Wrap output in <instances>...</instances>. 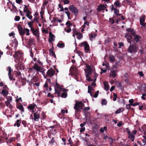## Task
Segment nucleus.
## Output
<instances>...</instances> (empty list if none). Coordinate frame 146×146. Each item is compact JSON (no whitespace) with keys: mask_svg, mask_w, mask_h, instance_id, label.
Listing matches in <instances>:
<instances>
[{"mask_svg":"<svg viewBox=\"0 0 146 146\" xmlns=\"http://www.w3.org/2000/svg\"><path fill=\"white\" fill-rule=\"evenodd\" d=\"M84 104L81 102L78 101L76 102L74 107V108L75 110V114H78L80 113L81 111V110L85 111H88L90 110L89 107H85Z\"/></svg>","mask_w":146,"mask_h":146,"instance_id":"1","label":"nucleus"},{"mask_svg":"<svg viewBox=\"0 0 146 146\" xmlns=\"http://www.w3.org/2000/svg\"><path fill=\"white\" fill-rule=\"evenodd\" d=\"M138 50L137 46L135 44H131L128 47L127 51L131 54H134L136 53Z\"/></svg>","mask_w":146,"mask_h":146,"instance_id":"2","label":"nucleus"},{"mask_svg":"<svg viewBox=\"0 0 146 146\" xmlns=\"http://www.w3.org/2000/svg\"><path fill=\"white\" fill-rule=\"evenodd\" d=\"M69 10L71 11L74 15L76 16L78 14V10L77 8L73 4L70 5L68 7Z\"/></svg>","mask_w":146,"mask_h":146,"instance_id":"3","label":"nucleus"},{"mask_svg":"<svg viewBox=\"0 0 146 146\" xmlns=\"http://www.w3.org/2000/svg\"><path fill=\"white\" fill-rule=\"evenodd\" d=\"M13 56L14 58H16L17 60H19L22 59L23 56V53L21 51H18L15 52V54H13Z\"/></svg>","mask_w":146,"mask_h":146,"instance_id":"4","label":"nucleus"},{"mask_svg":"<svg viewBox=\"0 0 146 146\" xmlns=\"http://www.w3.org/2000/svg\"><path fill=\"white\" fill-rule=\"evenodd\" d=\"M79 45L80 47L84 46V50L86 53H88L89 51H90L89 46L86 41L82 43Z\"/></svg>","mask_w":146,"mask_h":146,"instance_id":"5","label":"nucleus"},{"mask_svg":"<svg viewBox=\"0 0 146 146\" xmlns=\"http://www.w3.org/2000/svg\"><path fill=\"white\" fill-rule=\"evenodd\" d=\"M17 28L19 31L20 35L21 36V38L23 39V37L22 36L24 35L25 34V29L24 30L22 28L21 25H19L17 27Z\"/></svg>","mask_w":146,"mask_h":146,"instance_id":"6","label":"nucleus"},{"mask_svg":"<svg viewBox=\"0 0 146 146\" xmlns=\"http://www.w3.org/2000/svg\"><path fill=\"white\" fill-rule=\"evenodd\" d=\"M55 72V71L51 68L48 70L47 72V74L50 78L54 75Z\"/></svg>","mask_w":146,"mask_h":146,"instance_id":"7","label":"nucleus"},{"mask_svg":"<svg viewBox=\"0 0 146 146\" xmlns=\"http://www.w3.org/2000/svg\"><path fill=\"white\" fill-rule=\"evenodd\" d=\"M7 70L9 71L8 74L9 79L12 81H15V78H13V76H11V72L12 70L11 67L10 66H8L7 68Z\"/></svg>","mask_w":146,"mask_h":146,"instance_id":"8","label":"nucleus"},{"mask_svg":"<svg viewBox=\"0 0 146 146\" xmlns=\"http://www.w3.org/2000/svg\"><path fill=\"white\" fill-rule=\"evenodd\" d=\"M126 31L128 32H130L133 36L136 35L135 31H134L133 28H127L126 29Z\"/></svg>","mask_w":146,"mask_h":146,"instance_id":"9","label":"nucleus"},{"mask_svg":"<svg viewBox=\"0 0 146 146\" xmlns=\"http://www.w3.org/2000/svg\"><path fill=\"white\" fill-rule=\"evenodd\" d=\"M126 31L128 32H130L133 36L136 35L135 31H134L133 28H127L126 29Z\"/></svg>","mask_w":146,"mask_h":146,"instance_id":"10","label":"nucleus"},{"mask_svg":"<svg viewBox=\"0 0 146 146\" xmlns=\"http://www.w3.org/2000/svg\"><path fill=\"white\" fill-rule=\"evenodd\" d=\"M86 65L87 69H85L84 70L85 73H92V69L91 66L87 64H86Z\"/></svg>","mask_w":146,"mask_h":146,"instance_id":"11","label":"nucleus"},{"mask_svg":"<svg viewBox=\"0 0 146 146\" xmlns=\"http://www.w3.org/2000/svg\"><path fill=\"white\" fill-rule=\"evenodd\" d=\"M134 37V40L136 43H138L139 42L141 41V36L138 35H135L133 36Z\"/></svg>","mask_w":146,"mask_h":146,"instance_id":"12","label":"nucleus"},{"mask_svg":"<svg viewBox=\"0 0 146 146\" xmlns=\"http://www.w3.org/2000/svg\"><path fill=\"white\" fill-rule=\"evenodd\" d=\"M33 68L34 70H35L37 72H40V70L41 69V67L38 66V64L35 63L34 64V66H33Z\"/></svg>","mask_w":146,"mask_h":146,"instance_id":"13","label":"nucleus"},{"mask_svg":"<svg viewBox=\"0 0 146 146\" xmlns=\"http://www.w3.org/2000/svg\"><path fill=\"white\" fill-rule=\"evenodd\" d=\"M34 117V120L35 121H38L40 118V115L38 112L35 113L33 114Z\"/></svg>","mask_w":146,"mask_h":146,"instance_id":"14","label":"nucleus"},{"mask_svg":"<svg viewBox=\"0 0 146 146\" xmlns=\"http://www.w3.org/2000/svg\"><path fill=\"white\" fill-rule=\"evenodd\" d=\"M56 144V142L53 137H52L50 140L48 142L49 145L52 146Z\"/></svg>","mask_w":146,"mask_h":146,"instance_id":"15","label":"nucleus"},{"mask_svg":"<svg viewBox=\"0 0 146 146\" xmlns=\"http://www.w3.org/2000/svg\"><path fill=\"white\" fill-rule=\"evenodd\" d=\"M102 4L99 5L97 8V11L98 12H99L102 10H104L105 9L103 7Z\"/></svg>","mask_w":146,"mask_h":146,"instance_id":"16","label":"nucleus"},{"mask_svg":"<svg viewBox=\"0 0 146 146\" xmlns=\"http://www.w3.org/2000/svg\"><path fill=\"white\" fill-rule=\"evenodd\" d=\"M16 107L17 109H19L21 111H24V108L23 107V106L22 105V104L21 103H19V104H18L17 105Z\"/></svg>","mask_w":146,"mask_h":146,"instance_id":"17","label":"nucleus"},{"mask_svg":"<svg viewBox=\"0 0 146 146\" xmlns=\"http://www.w3.org/2000/svg\"><path fill=\"white\" fill-rule=\"evenodd\" d=\"M110 71V76L113 77H115L117 75V70H111Z\"/></svg>","mask_w":146,"mask_h":146,"instance_id":"18","label":"nucleus"},{"mask_svg":"<svg viewBox=\"0 0 146 146\" xmlns=\"http://www.w3.org/2000/svg\"><path fill=\"white\" fill-rule=\"evenodd\" d=\"M6 134L5 133H3V134L0 136V142H3L5 141V137L6 136Z\"/></svg>","mask_w":146,"mask_h":146,"instance_id":"19","label":"nucleus"},{"mask_svg":"<svg viewBox=\"0 0 146 146\" xmlns=\"http://www.w3.org/2000/svg\"><path fill=\"white\" fill-rule=\"evenodd\" d=\"M104 89L106 91L108 90L110 88L108 83L106 81L104 83Z\"/></svg>","mask_w":146,"mask_h":146,"instance_id":"20","label":"nucleus"},{"mask_svg":"<svg viewBox=\"0 0 146 146\" xmlns=\"http://www.w3.org/2000/svg\"><path fill=\"white\" fill-rule=\"evenodd\" d=\"M31 31L32 32L33 35H35L38 33H39V31L38 29L35 30L34 28H31Z\"/></svg>","mask_w":146,"mask_h":146,"instance_id":"21","label":"nucleus"},{"mask_svg":"<svg viewBox=\"0 0 146 146\" xmlns=\"http://www.w3.org/2000/svg\"><path fill=\"white\" fill-rule=\"evenodd\" d=\"M54 47L53 46H52L51 48L49 50V51L50 54H52V56H54L55 58H56V56L55 53L53 51Z\"/></svg>","mask_w":146,"mask_h":146,"instance_id":"22","label":"nucleus"},{"mask_svg":"<svg viewBox=\"0 0 146 146\" xmlns=\"http://www.w3.org/2000/svg\"><path fill=\"white\" fill-rule=\"evenodd\" d=\"M1 93L3 96H7V95L8 94L9 92L8 90L5 89H3L2 90Z\"/></svg>","mask_w":146,"mask_h":146,"instance_id":"23","label":"nucleus"},{"mask_svg":"<svg viewBox=\"0 0 146 146\" xmlns=\"http://www.w3.org/2000/svg\"><path fill=\"white\" fill-rule=\"evenodd\" d=\"M36 104H30L27 108L29 110H33Z\"/></svg>","mask_w":146,"mask_h":146,"instance_id":"24","label":"nucleus"},{"mask_svg":"<svg viewBox=\"0 0 146 146\" xmlns=\"http://www.w3.org/2000/svg\"><path fill=\"white\" fill-rule=\"evenodd\" d=\"M114 6L117 7H120L121 6V3L118 1H116L114 3Z\"/></svg>","mask_w":146,"mask_h":146,"instance_id":"25","label":"nucleus"},{"mask_svg":"<svg viewBox=\"0 0 146 146\" xmlns=\"http://www.w3.org/2000/svg\"><path fill=\"white\" fill-rule=\"evenodd\" d=\"M15 76L17 77H18L19 79H20L21 78V73L20 71H15Z\"/></svg>","mask_w":146,"mask_h":146,"instance_id":"26","label":"nucleus"},{"mask_svg":"<svg viewBox=\"0 0 146 146\" xmlns=\"http://www.w3.org/2000/svg\"><path fill=\"white\" fill-rule=\"evenodd\" d=\"M21 119H18L16 121V122L14 124V126H15L16 125L18 127H19L20 125V123H21Z\"/></svg>","mask_w":146,"mask_h":146,"instance_id":"27","label":"nucleus"},{"mask_svg":"<svg viewBox=\"0 0 146 146\" xmlns=\"http://www.w3.org/2000/svg\"><path fill=\"white\" fill-rule=\"evenodd\" d=\"M109 59L111 62H114L115 60L114 56L112 55H110Z\"/></svg>","mask_w":146,"mask_h":146,"instance_id":"28","label":"nucleus"},{"mask_svg":"<svg viewBox=\"0 0 146 146\" xmlns=\"http://www.w3.org/2000/svg\"><path fill=\"white\" fill-rule=\"evenodd\" d=\"M114 13L116 15H119V16L121 15V14H119V10L118 9H117V8H115L114 10Z\"/></svg>","mask_w":146,"mask_h":146,"instance_id":"29","label":"nucleus"},{"mask_svg":"<svg viewBox=\"0 0 146 146\" xmlns=\"http://www.w3.org/2000/svg\"><path fill=\"white\" fill-rule=\"evenodd\" d=\"M96 36L97 34H96L91 33L90 34V38L91 40L93 39V38L94 39Z\"/></svg>","mask_w":146,"mask_h":146,"instance_id":"30","label":"nucleus"},{"mask_svg":"<svg viewBox=\"0 0 146 146\" xmlns=\"http://www.w3.org/2000/svg\"><path fill=\"white\" fill-rule=\"evenodd\" d=\"M145 21V15L142 16L140 18V23L144 22Z\"/></svg>","mask_w":146,"mask_h":146,"instance_id":"31","label":"nucleus"},{"mask_svg":"<svg viewBox=\"0 0 146 146\" xmlns=\"http://www.w3.org/2000/svg\"><path fill=\"white\" fill-rule=\"evenodd\" d=\"M55 93L57 94L58 95L60 94V91L65 92L66 90V89H64L63 90H57L55 88Z\"/></svg>","mask_w":146,"mask_h":146,"instance_id":"32","label":"nucleus"},{"mask_svg":"<svg viewBox=\"0 0 146 146\" xmlns=\"http://www.w3.org/2000/svg\"><path fill=\"white\" fill-rule=\"evenodd\" d=\"M124 110V109L122 108H121L119 109L115 112V114H117L120 113L121 111H123Z\"/></svg>","mask_w":146,"mask_h":146,"instance_id":"33","label":"nucleus"},{"mask_svg":"<svg viewBox=\"0 0 146 146\" xmlns=\"http://www.w3.org/2000/svg\"><path fill=\"white\" fill-rule=\"evenodd\" d=\"M57 46L58 47L62 48L64 47L65 45L63 43H58L57 44Z\"/></svg>","mask_w":146,"mask_h":146,"instance_id":"34","label":"nucleus"},{"mask_svg":"<svg viewBox=\"0 0 146 146\" xmlns=\"http://www.w3.org/2000/svg\"><path fill=\"white\" fill-rule=\"evenodd\" d=\"M33 40L32 38H30L29 39V40L28 41V43L29 45L31 46L33 43Z\"/></svg>","mask_w":146,"mask_h":146,"instance_id":"35","label":"nucleus"},{"mask_svg":"<svg viewBox=\"0 0 146 146\" xmlns=\"http://www.w3.org/2000/svg\"><path fill=\"white\" fill-rule=\"evenodd\" d=\"M55 86L56 88L59 89L60 90H63V89L61 87L60 85L58 83H56Z\"/></svg>","mask_w":146,"mask_h":146,"instance_id":"36","label":"nucleus"},{"mask_svg":"<svg viewBox=\"0 0 146 146\" xmlns=\"http://www.w3.org/2000/svg\"><path fill=\"white\" fill-rule=\"evenodd\" d=\"M128 135V138L129 139H134L135 136L133 134L131 133Z\"/></svg>","mask_w":146,"mask_h":146,"instance_id":"37","label":"nucleus"},{"mask_svg":"<svg viewBox=\"0 0 146 146\" xmlns=\"http://www.w3.org/2000/svg\"><path fill=\"white\" fill-rule=\"evenodd\" d=\"M88 93H90V92H91L92 90L93 91L94 90V89H92V87L91 86H88Z\"/></svg>","mask_w":146,"mask_h":146,"instance_id":"38","label":"nucleus"},{"mask_svg":"<svg viewBox=\"0 0 146 146\" xmlns=\"http://www.w3.org/2000/svg\"><path fill=\"white\" fill-rule=\"evenodd\" d=\"M22 123L25 127H26L27 126V123L26 121L23 120L22 122Z\"/></svg>","mask_w":146,"mask_h":146,"instance_id":"39","label":"nucleus"},{"mask_svg":"<svg viewBox=\"0 0 146 146\" xmlns=\"http://www.w3.org/2000/svg\"><path fill=\"white\" fill-rule=\"evenodd\" d=\"M66 25L68 28L70 27V26H72V24L69 21H68L66 23Z\"/></svg>","mask_w":146,"mask_h":146,"instance_id":"40","label":"nucleus"},{"mask_svg":"<svg viewBox=\"0 0 146 146\" xmlns=\"http://www.w3.org/2000/svg\"><path fill=\"white\" fill-rule=\"evenodd\" d=\"M78 36H77V38L78 39H80L82 38L83 35H82V33L78 32Z\"/></svg>","mask_w":146,"mask_h":146,"instance_id":"41","label":"nucleus"},{"mask_svg":"<svg viewBox=\"0 0 146 146\" xmlns=\"http://www.w3.org/2000/svg\"><path fill=\"white\" fill-rule=\"evenodd\" d=\"M53 19L51 21V22L54 23L56 22L57 21L58 18V17H53Z\"/></svg>","mask_w":146,"mask_h":146,"instance_id":"42","label":"nucleus"},{"mask_svg":"<svg viewBox=\"0 0 146 146\" xmlns=\"http://www.w3.org/2000/svg\"><path fill=\"white\" fill-rule=\"evenodd\" d=\"M52 134H53V133L51 132L50 131H48V134H47V135H48V137L50 139H52V137H51V135Z\"/></svg>","mask_w":146,"mask_h":146,"instance_id":"43","label":"nucleus"},{"mask_svg":"<svg viewBox=\"0 0 146 146\" xmlns=\"http://www.w3.org/2000/svg\"><path fill=\"white\" fill-rule=\"evenodd\" d=\"M107 103V101L106 99H103L101 104L102 105H106Z\"/></svg>","mask_w":146,"mask_h":146,"instance_id":"44","label":"nucleus"},{"mask_svg":"<svg viewBox=\"0 0 146 146\" xmlns=\"http://www.w3.org/2000/svg\"><path fill=\"white\" fill-rule=\"evenodd\" d=\"M15 138L14 137H11L8 140V142L11 143L15 140Z\"/></svg>","mask_w":146,"mask_h":146,"instance_id":"45","label":"nucleus"},{"mask_svg":"<svg viewBox=\"0 0 146 146\" xmlns=\"http://www.w3.org/2000/svg\"><path fill=\"white\" fill-rule=\"evenodd\" d=\"M49 38H53L54 37V35L52 34V33L51 31H50L49 32Z\"/></svg>","mask_w":146,"mask_h":146,"instance_id":"46","label":"nucleus"},{"mask_svg":"<svg viewBox=\"0 0 146 146\" xmlns=\"http://www.w3.org/2000/svg\"><path fill=\"white\" fill-rule=\"evenodd\" d=\"M99 91L97 90V92L95 93L93 95V96L95 98H96L99 94Z\"/></svg>","mask_w":146,"mask_h":146,"instance_id":"47","label":"nucleus"},{"mask_svg":"<svg viewBox=\"0 0 146 146\" xmlns=\"http://www.w3.org/2000/svg\"><path fill=\"white\" fill-rule=\"evenodd\" d=\"M58 7L59 8L61 9H60V11H64V9L63 8V6L61 5L60 4H58Z\"/></svg>","mask_w":146,"mask_h":146,"instance_id":"48","label":"nucleus"},{"mask_svg":"<svg viewBox=\"0 0 146 146\" xmlns=\"http://www.w3.org/2000/svg\"><path fill=\"white\" fill-rule=\"evenodd\" d=\"M67 96V94L65 93H63L61 95V96L62 98H65Z\"/></svg>","mask_w":146,"mask_h":146,"instance_id":"49","label":"nucleus"},{"mask_svg":"<svg viewBox=\"0 0 146 146\" xmlns=\"http://www.w3.org/2000/svg\"><path fill=\"white\" fill-rule=\"evenodd\" d=\"M33 23V21L32 22H30L28 23V25L29 26V27L31 28H31H33L32 26V24Z\"/></svg>","mask_w":146,"mask_h":146,"instance_id":"50","label":"nucleus"},{"mask_svg":"<svg viewBox=\"0 0 146 146\" xmlns=\"http://www.w3.org/2000/svg\"><path fill=\"white\" fill-rule=\"evenodd\" d=\"M73 33H75L76 35H78V32H77L75 28L73 29L72 30Z\"/></svg>","mask_w":146,"mask_h":146,"instance_id":"51","label":"nucleus"},{"mask_svg":"<svg viewBox=\"0 0 146 146\" xmlns=\"http://www.w3.org/2000/svg\"><path fill=\"white\" fill-rule=\"evenodd\" d=\"M129 37H131V34L129 33H127L125 34V37L126 38H128Z\"/></svg>","mask_w":146,"mask_h":146,"instance_id":"52","label":"nucleus"},{"mask_svg":"<svg viewBox=\"0 0 146 146\" xmlns=\"http://www.w3.org/2000/svg\"><path fill=\"white\" fill-rule=\"evenodd\" d=\"M64 4H68L70 3V1L68 0H62Z\"/></svg>","mask_w":146,"mask_h":146,"instance_id":"53","label":"nucleus"},{"mask_svg":"<svg viewBox=\"0 0 146 146\" xmlns=\"http://www.w3.org/2000/svg\"><path fill=\"white\" fill-rule=\"evenodd\" d=\"M6 98L7 100V101L11 102L12 101V98L11 96H8L7 97L6 96Z\"/></svg>","mask_w":146,"mask_h":146,"instance_id":"54","label":"nucleus"},{"mask_svg":"<svg viewBox=\"0 0 146 146\" xmlns=\"http://www.w3.org/2000/svg\"><path fill=\"white\" fill-rule=\"evenodd\" d=\"M20 19V17L19 16H16L15 17V20L16 21H18Z\"/></svg>","mask_w":146,"mask_h":146,"instance_id":"55","label":"nucleus"},{"mask_svg":"<svg viewBox=\"0 0 146 146\" xmlns=\"http://www.w3.org/2000/svg\"><path fill=\"white\" fill-rule=\"evenodd\" d=\"M30 83L31 84H33V85H36V86H39V85H40V82H37V83H35V84H33V82H30Z\"/></svg>","mask_w":146,"mask_h":146,"instance_id":"56","label":"nucleus"},{"mask_svg":"<svg viewBox=\"0 0 146 146\" xmlns=\"http://www.w3.org/2000/svg\"><path fill=\"white\" fill-rule=\"evenodd\" d=\"M138 74L140 77H142L144 76V74L142 71H141L138 72Z\"/></svg>","mask_w":146,"mask_h":146,"instance_id":"57","label":"nucleus"},{"mask_svg":"<svg viewBox=\"0 0 146 146\" xmlns=\"http://www.w3.org/2000/svg\"><path fill=\"white\" fill-rule=\"evenodd\" d=\"M86 78V80L88 81H92L93 80L92 79H91L90 76H88V77Z\"/></svg>","mask_w":146,"mask_h":146,"instance_id":"58","label":"nucleus"},{"mask_svg":"<svg viewBox=\"0 0 146 146\" xmlns=\"http://www.w3.org/2000/svg\"><path fill=\"white\" fill-rule=\"evenodd\" d=\"M24 10H25V11H27L29 10L27 7V6L26 5H24V7L23 8V11L24 12Z\"/></svg>","mask_w":146,"mask_h":146,"instance_id":"59","label":"nucleus"},{"mask_svg":"<svg viewBox=\"0 0 146 146\" xmlns=\"http://www.w3.org/2000/svg\"><path fill=\"white\" fill-rule=\"evenodd\" d=\"M101 72L100 73L101 74H102V73H105L107 71V70L105 68H104V69L102 68L101 69Z\"/></svg>","mask_w":146,"mask_h":146,"instance_id":"60","label":"nucleus"},{"mask_svg":"<svg viewBox=\"0 0 146 146\" xmlns=\"http://www.w3.org/2000/svg\"><path fill=\"white\" fill-rule=\"evenodd\" d=\"M44 12H43L42 11H41L40 12V15L41 19H43V14L44 13Z\"/></svg>","mask_w":146,"mask_h":146,"instance_id":"61","label":"nucleus"},{"mask_svg":"<svg viewBox=\"0 0 146 146\" xmlns=\"http://www.w3.org/2000/svg\"><path fill=\"white\" fill-rule=\"evenodd\" d=\"M132 106V104H129L128 105H127L126 106V108L127 109H131V106Z\"/></svg>","mask_w":146,"mask_h":146,"instance_id":"62","label":"nucleus"},{"mask_svg":"<svg viewBox=\"0 0 146 146\" xmlns=\"http://www.w3.org/2000/svg\"><path fill=\"white\" fill-rule=\"evenodd\" d=\"M24 13H26V14H31V12L29 10L27 11L24 10Z\"/></svg>","mask_w":146,"mask_h":146,"instance_id":"63","label":"nucleus"},{"mask_svg":"<svg viewBox=\"0 0 146 146\" xmlns=\"http://www.w3.org/2000/svg\"><path fill=\"white\" fill-rule=\"evenodd\" d=\"M140 23V24L142 26L144 27H145V25H146V23L143 22Z\"/></svg>","mask_w":146,"mask_h":146,"instance_id":"64","label":"nucleus"}]
</instances>
